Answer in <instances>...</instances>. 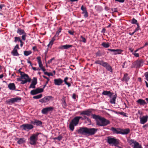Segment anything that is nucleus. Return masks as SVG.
<instances>
[{
  "label": "nucleus",
  "mask_w": 148,
  "mask_h": 148,
  "mask_svg": "<svg viewBox=\"0 0 148 148\" xmlns=\"http://www.w3.org/2000/svg\"><path fill=\"white\" fill-rule=\"evenodd\" d=\"M97 129L95 128H88L86 127H81L77 130L79 134L84 135L91 136L94 134L97 131Z\"/></svg>",
  "instance_id": "1"
},
{
  "label": "nucleus",
  "mask_w": 148,
  "mask_h": 148,
  "mask_svg": "<svg viewBox=\"0 0 148 148\" xmlns=\"http://www.w3.org/2000/svg\"><path fill=\"white\" fill-rule=\"evenodd\" d=\"M107 142L112 146H117L119 143V140L114 137H112L109 136L107 137Z\"/></svg>",
  "instance_id": "2"
},
{
  "label": "nucleus",
  "mask_w": 148,
  "mask_h": 148,
  "mask_svg": "<svg viewBox=\"0 0 148 148\" xmlns=\"http://www.w3.org/2000/svg\"><path fill=\"white\" fill-rule=\"evenodd\" d=\"M39 134L38 133L33 134L29 138V143L32 145H35L38 140V136Z\"/></svg>",
  "instance_id": "3"
},
{
  "label": "nucleus",
  "mask_w": 148,
  "mask_h": 148,
  "mask_svg": "<svg viewBox=\"0 0 148 148\" xmlns=\"http://www.w3.org/2000/svg\"><path fill=\"white\" fill-rule=\"evenodd\" d=\"M21 76L22 79H24V80L22 81V82H21V84H23L27 82H31V78H29L27 74H25L24 72L21 74Z\"/></svg>",
  "instance_id": "4"
},
{
  "label": "nucleus",
  "mask_w": 148,
  "mask_h": 148,
  "mask_svg": "<svg viewBox=\"0 0 148 148\" xmlns=\"http://www.w3.org/2000/svg\"><path fill=\"white\" fill-rule=\"evenodd\" d=\"M21 100V98L20 97H18L10 99H9L7 100L5 102L6 104L10 105L15 102H18Z\"/></svg>",
  "instance_id": "5"
},
{
  "label": "nucleus",
  "mask_w": 148,
  "mask_h": 148,
  "mask_svg": "<svg viewBox=\"0 0 148 148\" xmlns=\"http://www.w3.org/2000/svg\"><path fill=\"white\" fill-rule=\"evenodd\" d=\"M20 127L22 130L29 131L32 129L34 126L32 125L26 123L21 125Z\"/></svg>",
  "instance_id": "6"
},
{
  "label": "nucleus",
  "mask_w": 148,
  "mask_h": 148,
  "mask_svg": "<svg viewBox=\"0 0 148 148\" xmlns=\"http://www.w3.org/2000/svg\"><path fill=\"white\" fill-rule=\"evenodd\" d=\"M91 116L93 119H95L96 121V123L97 125L102 126V123H101L99 121L102 122V117L98 115H96L95 114H92Z\"/></svg>",
  "instance_id": "7"
},
{
  "label": "nucleus",
  "mask_w": 148,
  "mask_h": 148,
  "mask_svg": "<svg viewBox=\"0 0 148 148\" xmlns=\"http://www.w3.org/2000/svg\"><path fill=\"white\" fill-rule=\"evenodd\" d=\"M129 143L133 148H142L141 145L134 139L130 140Z\"/></svg>",
  "instance_id": "8"
},
{
  "label": "nucleus",
  "mask_w": 148,
  "mask_h": 148,
  "mask_svg": "<svg viewBox=\"0 0 148 148\" xmlns=\"http://www.w3.org/2000/svg\"><path fill=\"white\" fill-rule=\"evenodd\" d=\"M144 63V61L143 59L138 60L135 61L133 65L136 68H139L141 67Z\"/></svg>",
  "instance_id": "9"
},
{
  "label": "nucleus",
  "mask_w": 148,
  "mask_h": 148,
  "mask_svg": "<svg viewBox=\"0 0 148 148\" xmlns=\"http://www.w3.org/2000/svg\"><path fill=\"white\" fill-rule=\"evenodd\" d=\"M53 97L51 96H46L44 98L41 99L39 101L42 103H45L49 101L51 99H53Z\"/></svg>",
  "instance_id": "10"
},
{
  "label": "nucleus",
  "mask_w": 148,
  "mask_h": 148,
  "mask_svg": "<svg viewBox=\"0 0 148 148\" xmlns=\"http://www.w3.org/2000/svg\"><path fill=\"white\" fill-rule=\"evenodd\" d=\"M102 66L104 67L107 71L112 73V68L109 63L102 61Z\"/></svg>",
  "instance_id": "11"
},
{
  "label": "nucleus",
  "mask_w": 148,
  "mask_h": 148,
  "mask_svg": "<svg viewBox=\"0 0 148 148\" xmlns=\"http://www.w3.org/2000/svg\"><path fill=\"white\" fill-rule=\"evenodd\" d=\"M54 109V108L51 107H47L43 108L41 110V113L43 114H46L48 112L52 111Z\"/></svg>",
  "instance_id": "12"
},
{
  "label": "nucleus",
  "mask_w": 148,
  "mask_h": 148,
  "mask_svg": "<svg viewBox=\"0 0 148 148\" xmlns=\"http://www.w3.org/2000/svg\"><path fill=\"white\" fill-rule=\"evenodd\" d=\"M92 110L88 109L85 111H83L80 113V115H86L88 116H90L92 114Z\"/></svg>",
  "instance_id": "13"
},
{
  "label": "nucleus",
  "mask_w": 148,
  "mask_h": 148,
  "mask_svg": "<svg viewBox=\"0 0 148 148\" xmlns=\"http://www.w3.org/2000/svg\"><path fill=\"white\" fill-rule=\"evenodd\" d=\"M63 82L64 81H63L61 78H60L55 79L54 80V84L55 85L57 86H60L61 85Z\"/></svg>",
  "instance_id": "14"
},
{
  "label": "nucleus",
  "mask_w": 148,
  "mask_h": 148,
  "mask_svg": "<svg viewBox=\"0 0 148 148\" xmlns=\"http://www.w3.org/2000/svg\"><path fill=\"white\" fill-rule=\"evenodd\" d=\"M130 79V78L128 76V74L127 73H125L124 74L123 77L121 79V80L123 82H124L127 84H128L127 82Z\"/></svg>",
  "instance_id": "15"
},
{
  "label": "nucleus",
  "mask_w": 148,
  "mask_h": 148,
  "mask_svg": "<svg viewBox=\"0 0 148 148\" xmlns=\"http://www.w3.org/2000/svg\"><path fill=\"white\" fill-rule=\"evenodd\" d=\"M148 119V116L146 115L143 116L142 117L140 118V123L141 124H144L146 123Z\"/></svg>",
  "instance_id": "16"
},
{
  "label": "nucleus",
  "mask_w": 148,
  "mask_h": 148,
  "mask_svg": "<svg viewBox=\"0 0 148 148\" xmlns=\"http://www.w3.org/2000/svg\"><path fill=\"white\" fill-rule=\"evenodd\" d=\"M121 130V134L122 135H127L129 134L130 132V130L129 128H126L125 129H119Z\"/></svg>",
  "instance_id": "17"
},
{
  "label": "nucleus",
  "mask_w": 148,
  "mask_h": 148,
  "mask_svg": "<svg viewBox=\"0 0 148 148\" xmlns=\"http://www.w3.org/2000/svg\"><path fill=\"white\" fill-rule=\"evenodd\" d=\"M81 10L82 11V14H84V16L85 18H87L88 16V12L86 8L83 5H82L81 8Z\"/></svg>",
  "instance_id": "18"
},
{
  "label": "nucleus",
  "mask_w": 148,
  "mask_h": 148,
  "mask_svg": "<svg viewBox=\"0 0 148 148\" xmlns=\"http://www.w3.org/2000/svg\"><path fill=\"white\" fill-rule=\"evenodd\" d=\"M73 47V45H62L59 47V49L63 50L64 49H67Z\"/></svg>",
  "instance_id": "19"
},
{
  "label": "nucleus",
  "mask_w": 148,
  "mask_h": 148,
  "mask_svg": "<svg viewBox=\"0 0 148 148\" xmlns=\"http://www.w3.org/2000/svg\"><path fill=\"white\" fill-rule=\"evenodd\" d=\"M31 123L34 125H36V126H40L42 124V122L41 121L35 120L34 121H31Z\"/></svg>",
  "instance_id": "20"
},
{
  "label": "nucleus",
  "mask_w": 148,
  "mask_h": 148,
  "mask_svg": "<svg viewBox=\"0 0 148 148\" xmlns=\"http://www.w3.org/2000/svg\"><path fill=\"white\" fill-rule=\"evenodd\" d=\"M79 121V120L78 119L77 116H75L72 120L71 122L74 124L75 126H76L78 124Z\"/></svg>",
  "instance_id": "21"
},
{
  "label": "nucleus",
  "mask_w": 148,
  "mask_h": 148,
  "mask_svg": "<svg viewBox=\"0 0 148 148\" xmlns=\"http://www.w3.org/2000/svg\"><path fill=\"white\" fill-rule=\"evenodd\" d=\"M8 88L11 90H16V86L14 83H10L8 85Z\"/></svg>",
  "instance_id": "22"
},
{
  "label": "nucleus",
  "mask_w": 148,
  "mask_h": 148,
  "mask_svg": "<svg viewBox=\"0 0 148 148\" xmlns=\"http://www.w3.org/2000/svg\"><path fill=\"white\" fill-rule=\"evenodd\" d=\"M112 93H111L110 91H108L107 90H104L102 92V95H107L110 98H111L112 95Z\"/></svg>",
  "instance_id": "23"
},
{
  "label": "nucleus",
  "mask_w": 148,
  "mask_h": 148,
  "mask_svg": "<svg viewBox=\"0 0 148 148\" xmlns=\"http://www.w3.org/2000/svg\"><path fill=\"white\" fill-rule=\"evenodd\" d=\"M110 123L109 120L102 117V126H105Z\"/></svg>",
  "instance_id": "24"
},
{
  "label": "nucleus",
  "mask_w": 148,
  "mask_h": 148,
  "mask_svg": "<svg viewBox=\"0 0 148 148\" xmlns=\"http://www.w3.org/2000/svg\"><path fill=\"white\" fill-rule=\"evenodd\" d=\"M136 102L138 103L141 105L144 106L147 103L145 101L142 99H139L136 101Z\"/></svg>",
  "instance_id": "25"
},
{
  "label": "nucleus",
  "mask_w": 148,
  "mask_h": 148,
  "mask_svg": "<svg viewBox=\"0 0 148 148\" xmlns=\"http://www.w3.org/2000/svg\"><path fill=\"white\" fill-rule=\"evenodd\" d=\"M12 54L14 56H19V54L18 53L17 51V50L15 48H14L12 51L11 52Z\"/></svg>",
  "instance_id": "26"
},
{
  "label": "nucleus",
  "mask_w": 148,
  "mask_h": 148,
  "mask_svg": "<svg viewBox=\"0 0 148 148\" xmlns=\"http://www.w3.org/2000/svg\"><path fill=\"white\" fill-rule=\"evenodd\" d=\"M62 106L63 108H65L67 106V105L66 104V102L65 97H63L62 99Z\"/></svg>",
  "instance_id": "27"
},
{
  "label": "nucleus",
  "mask_w": 148,
  "mask_h": 148,
  "mask_svg": "<svg viewBox=\"0 0 148 148\" xmlns=\"http://www.w3.org/2000/svg\"><path fill=\"white\" fill-rule=\"evenodd\" d=\"M16 140H18L17 141V143L18 144L20 145L25 142V140L24 138H17Z\"/></svg>",
  "instance_id": "28"
},
{
  "label": "nucleus",
  "mask_w": 148,
  "mask_h": 148,
  "mask_svg": "<svg viewBox=\"0 0 148 148\" xmlns=\"http://www.w3.org/2000/svg\"><path fill=\"white\" fill-rule=\"evenodd\" d=\"M17 33L20 35H21L25 34V32L24 30L21 28H18L17 30Z\"/></svg>",
  "instance_id": "29"
},
{
  "label": "nucleus",
  "mask_w": 148,
  "mask_h": 148,
  "mask_svg": "<svg viewBox=\"0 0 148 148\" xmlns=\"http://www.w3.org/2000/svg\"><path fill=\"white\" fill-rule=\"evenodd\" d=\"M69 79H71V78H69L67 77H65L64 79V82L68 86V87H69L71 86V84L70 83L68 82H67V80Z\"/></svg>",
  "instance_id": "30"
},
{
  "label": "nucleus",
  "mask_w": 148,
  "mask_h": 148,
  "mask_svg": "<svg viewBox=\"0 0 148 148\" xmlns=\"http://www.w3.org/2000/svg\"><path fill=\"white\" fill-rule=\"evenodd\" d=\"M111 130L112 131V132L114 133L121 134V130H120V131H118L114 127H111Z\"/></svg>",
  "instance_id": "31"
},
{
  "label": "nucleus",
  "mask_w": 148,
  "mask_h": 148,
  "mask_svg": "<svg viewBox=\"0 0 148 148\" xmlns=\"http://www.w3.org/2000/svg\"><path fill=\"white\" fill-rule=\"evenodd\" d=\"M117 95L116 94L114 95L113 97L110 99V102L112 104L115 103V100Z\"/></svg>",
  "instance_id": "32"
},
{
  "label": "nucleus",
  "mask_w": 148,
  "mask_h": 148,
  "mask_svg": "<svg viewBox=\"0 0 148 148\" xmlns=\"http://www.w3.org/2000/svg\"><path fill=\"white\" fill-rule=\"evenodd\" d=\"M74 124L70 122L69 125V127L71 131H73L74 129Z\"/></svg>",
  "instance_id": "33"
},
{
  "label": "nucleus",
  "mask_w": 148,
  "mask_h": 148,
  "mask_svg": "<svg viewBox=\"0 0 148 148\" xmlns=\"http://www.w3.org/2000/svg\"><path fill=\"white\" fill-rule=\"evenodd\" d=\"M55 36H54L52 38L51 40L49 42V44L47 46L49 47V45H51V46L53 44V42L55 41Z\"/></svg>",
  "instance_id": "34"
},
{
  "label": "nucleus",
  "mask_w": 148,
  "mask_h": 148,
  "mask_svg": "<svg viewBox=\"0 0 148 148\" xmlns=\"http://www.w3.org/2000/svg\"><path fill=\"white\" fill-rule=\"evenodd\" d=\"M14 42H16L17 41L20 42H21V40L20 38L19 37H14Z\"/></svg>",
  "instance_id": "35"
},
{
  "label": "nucleus",
  "mask_w": 148,
  "mask_h": 148,
  "mask_svg": "<svg viewBox=\"0 0 148 148\" xmlns=\"http://www.w3.org/2000/svg\"><path fill=\"white\" fill-rule=\"evenodd\" d=\"M31 51H24V55L25 56H28L32 53Z\"/></svg>",
  "instance_id": "36"
},
{
  "label": "nucleus",
  "mask_w": 148,
  "mask_h": 148,
  "mask_svg": "<svg viewBox=\"0 0 148 148\" xmlns=\"http://www.w3.org/2000/svg\"><path fill=\"white\" fill-rule=\"evenodd\" d=\"M37 79L36 77H34L33 78L31 83L36 85L37 84Z\"/></svg>",
  "instance_id": "37"
},
{
  "label": "nucleus",
  "mask_w": 148,
  "mask_h": 148,
  "mask_svg": "<svg viewBox=\"0 0 148 148\" xmlns=\"http://www.w3.org/2000/svg\"><path fill=\"white\" fill-rule=\"evenodd\" d=\"M42 76L44 78H45L47 80V81L46 82V84L43 86V87L42 88H43V89H44V88H45V87H46L47 84L48 83V82L49 81V79L48 77H47L43 75Z\"/></svg>",
  "instance_id": "38"
},
{
  "label": "nucleus",
  "mask_w": 148,
  "mask_h": 148,
  "mask_svg": "<svg viewBox=\"0 0 148 148\" xmlns=\"http://www.w3.org/2000/svg\"><path fill=\"white\" fill-rule=\"evenodd\" d=\"M102 46L105 48H108L109 46V43L108 42L106 43L105 42H102Z\"/></svg>",
  "instance_id": "39"
},
{
  "label": "nucleus",
  "mask_w": 148,
  "mask_h": 148,
  "mask_svg": "<svg viewBox=\"0 0 148 148\" xmlns=\"http://www.w3.org/2000/svg\"><path fill=\"white\" fill-rule=\"evenodd\" d=\"M114 112L116 113L117 114L123 115L124 116H125V117H127V116L126 115V113H125V112H117L115 111H114Z\"/></svg>",
  "instance_id": "40"
},
{
  "label": "nucleus",
  "mask_w": 148,
  "mask_h": 148,
  "mask_svg": "<svg viewBox=\"0 0 148 148\" xmlns=\"http://www.w3.org/2000/svg\"><path fill=\"white\" fill-rule=\"evenodd\" d=\"M131 23L133 24H136L137 25V24H139L137 22V21L135 18H133L132 20Z\"/></svg>",
  "instance_id": "41"
},
{
  "label": "nucleus",
  "mask_w": 148,
  "mask_h": 148,
  "mask_svg": "<svg viewBox=\"0 0 148 148\" xmlns=\"http://www.w3.org/2000/svg\"><path fill=\"white\" fill-rule=\"evenodd\" d=\"M116 53H114L115 55L117 54H121L123 51V50L120 49H116Z\"/></svg>",
  "instance_id": "42"
},
{
  "label": "nucleus",
  "mask_w": 148,
  "mask_h": 148,
  "mask_svg": "<svg viewBox=\"0 0 148 148\" xmlns=\"http://www.w3.org/2000/svg\"><path fill=\"white\" fill-rule=\"evenodd\" d=\"M30 93L32 95H35L38 94L36 89L32 90L30 91Z\"/></svg>",
  "instance_id": "43"
},
{
  "label": "nucleus",
  "mask_w": 148,
  "mask_h": 148,
  "mask_svg": "<svg viewBox=\"0 0 148 148\" xmlns=\"http://www.w3.org/2000/svg\"><path fill=\"white\" fill-rule=\"evenodd\" d=\"M36 90L38 94L44 91L43 88H36Z\"/></svg>",
  "instance_id": "44"
},
{
  "label": "nucleus",
  "mask_w": 148,
  "mask_h": 148,
  "mask_svg": "<svg viewBox=\"0 0 148 148\" xmlns=\"http://www.w3.org/2000/svg\"><path fill=\"white\" fill-rule=\"evenodd\" d=\"M42 96V94H40L38 95L34 96L33 98L34 99H39L41 98Z\"/></svg>",
  "instance_id": "45"
},
{
  "label": "nucleus",
  "mask_w": 148,
  "mask_h": 148,
  "mask_svg": "<svg viewBox=\"0 0 148 148\" xmlns=\"http://www.w3.org/2000/svg\"><path fill=\"white\" fill-rule=\"evenodd\" d=\"M62 28L61 27H60L57 32L56 34L55 35V36H58V35L61 32Z\"/></svg>",
  "instance_id": "46"
},
{
  "label": "nucleus",
  "mask_w": 148,
  "mask_h": 148,
  "mask_svg": "<svg viewBox=\"0 0 148 148\" xmlns=\"http://www.w3.org/2000/svg\"><path fill=\"white\" fill-rule=\"evenodd\" d=\"M27 36V34L26 33L25 34H22V39L24 41L25 40H26V37Z\"/></svg>",
  "instance_id": "47"
},
{
  "label": "nucleus",
  "mask_w": 148,
  "mask_h": 148,
  "mask_svg": "<svg viewBox=\"0 0 148 148\" xmlns=\"http://www.w3.org/2000/svg\"><path fill=\"white\" fill-rule=\"evenodd\" d=\"M80 38L82 39L81 41H82L84 43H86V38L83 37L82 36H80Z\"/></svg>",
  "instance_id": "48"
},
{
  "label": "nucleus",
  "mask_w": 148,
  "mask_h": 148,
  "mask_svg": "<svg viewBox=\"0 0 148 148\" xmlns=\"http://www.w3.org/2000/svg\"><path fill=\"white\" fill-rule=\"evenodd\" d=\"M95 63L97 64H99L100 65H102V61L99 60H97L95 61Z\"/></svg>",
  "instance_id": "49"
},
{
  "label": "nucleus",
  "mask_w": 148,
  "mask_h": 148,
  "mask_svg": "<svg viewBox=\"0 0 148 148\" xmlns=\"http://www.w3.org/2000/svg\"><path fill=\"white\" fill-rule=\"evenodd\" d=\"M137 27L135 29L134 32L135 33L136 32L140 29V27L139 24H137Z\"/></svg>",
  "instance_id": "50"
},
{
  "label": "nucleus",
  "mask_w": 148,
  "mask_h": 148,
  "mask_svg": "<svg viewBox=\"0 0 148 148\" xmlns=\"http://www.w3.org/2000/svg\"><path fill=\"white\" fill-rule=\"evenodd\" d=\"M44 74L47 75L48 76H53V74L51 73H48L47 72H44Z\"/></svg>",
  "instance_id": "51"
},
{
  "label": "nucleus",
  "mask_w": 148,
  "mask_h": 148,
  "mask_svg": "<svg viewBox=\"0 0 148 148\" xmlns=\"http://www.w3.org/2000/svg\"><path fill=\"white\" fill-rule=\"evenodd\" d=\"M112 11V13H113L114 12H118L117 9L116 8H112L111 9Z\"/></svg>",
  "instance_id": "52"
},
{
  "label": "nucleus",
  "mask_w": 148,
  "mask_h": 148,
  "mask_svg": "<svg viewBox=\"0 0 148 148\" xmlns=\"http://www.w3.org/2000/svg\"><path fill=\"white\" fill-rule=\"evenodd\" d=\"M108 50L109 51H110L111 52H112L113 53V54L114 55V53H116V49H108Z\"/></svg>",
  "instance_id": "53"
},
{
  "label": "nucleus",
  "mask_w": 148,
  "mask_h": 148,
  "mask_svg": "<svg viewBox=\"0 0 148 148\" xmlns=\"http://www.w3.org/2000/svg\"><path fill=\"white\" fill-rule=\"evenodd\" d=\"M35 85H36L31 83L29 87V88H35L36 87Z\"/></svg>",
  "instance_id": "54"
},
{
  "label": "nucleus",
  "mask_w": 148,
  "mask_h": 148,
  "mask_svg": "<svg viewBox=\"0 0 148 148\" xmlns=\"http://www.w3.org/2000/svg\"><path fill=\"white\" fill-rule=\"evenodd\" d=\"M63 138V136L62 135H60L58 136L57 137V140H59L60 141Z\"/></svg>",
  "instance_id": "55"
},
{
  "label": "nucleus",
  "mask_w": 148,
  "mask_h": 148,
  "mask_svg": "<svg viewBox=\"0 0 148 148\" xmlns=\"http://www.w3.org/2000/svg\"><path fill=\"white\" fill-rule=\"evenodd\" d=\"M146 79L148 81V72H146L145 73Z\"/></svg>",
  "instance_id": "56"
},
{
  "label": "nucleus",
  "mask_w": 148,
  "mask_h": 148,
  "mask_svg": "<svg viewBox=\"0 0 148 148\" xmlns=\"http://www.w3.org/2000/svg\"><path fill=\"white\" fill-rule=\"evenodd\" d=\"M16 80L18 82L21 81V82H22V81H23V80H22V79L21 78V76L20 77L17 78L16 79Z\"/></svg>",
  "instance_id": "57"
},
{
  "label": "nucleus",
  "mask_w": 148,
  "mask_h": 148,
  "mask_svg": "<svg viewBox=\"0 0 148 148\" xmlns=\"http://www.w3.org/2000/svg\"><path fill=\"white\" fill-rule=\"evenodd\" d=\"M68 32L69 34L71 35H73L74 34V32L73 31H72L71 30H69L68 31Z\"/></svg>",
  "instance_id": "58"
},
{
  "label": "nucleus",
  "mask_w": 148,
  "mask_h": 148,
  "mask_svg": "<svg viewBox=\"0 0 148 148\" xmlns=\"http://www.w3.org/2000/svg\"><path fill=\"white\" fill-rule=\"evenodd\" d=\"M132 54L135 56V57H138L139 56V54L138 53H133Z\"/></svg>",
  "instance_id": "59"
},
{
  "label": "nucleus",
  "mask_w": 148,
  "mask_h": 148,
  "mask_svg": "<svg viewBox=\"0 0 148 148\" xmlns=\"http://www.w3.org/2000/svg\"><path fill=\"white\" fill-rule=\"evenodd\" d=\"M54 59H55L54 58H52L50 60H49L48 61V63L49 64L50 63L52 62V61L53 60H54Z\"/></svg>",
  "instance_id": "60"
},
{
  "label": "nucleus",
  "mask_w": 148,
  "mask_h": 148,
  "mask_svg": "<svg viewBox=\"0 0 148 148\" xmlns=\"http://www.w3.org/2000/svg\"><path fill=\"white\" fill-rule=\"evenodd\" d=\"M101 55V53L100 51H99L96 53V55L97 56H100Z\"/></svg>",
  "instance_id": "61"
},
{
  "label": "nucleus",
  "mask_w": 148,
  "mask_h": 148,
  "mask_svg": "<svg viewBox=\"0 0 148 148\" xmlns=\"http://www.w3.org/2000/svg\"><path fill=\"white\" fill-rule=\"evenodd\" d=\"M38 63L39 67L41 69V68H42V67H43L42 64L41 62H40Z\"/></svg>",
  "instance_id": "62"
},
{
  "label": "nucleus",
  "mask_w": 148,
  "mask_h": 148,
  "mask_svg": "<svg viewBox=\"0 0 148 148\" xmlns=\"http://www.w3.org/2000/svg\"><path fill=\"white\" fill-rule=\"evenodd\" d=\"M148 127V124H146L145 125H143V128H144V129L146 130V128Z\"/></svg>",
  "instance_id": "63"
},
{
  "label": "nucleus",
  "mask_w": 148,
  "mask_h": 148,
  "mask_svg": "<svg viewBox=\"0 0 148 148\" xmlns=\"http://www.w3.org/2000/svg\"><path fill=\"white\" fill-rule=\"evenodd\" d=\"M76 94L75 93H73V94L72 97L73 99H76Z\"/></svg>",
  "instance_id": "64"
}]
</instances>
